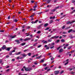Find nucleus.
<instances>
[{
    "instance_id": "f257e3e1",
    "label": "nucleus",
    "mask_w": 75,
    "mask_h": 75,
    "mask_svg": "<svg viewBox=\"0 0 75 75\" xmlns=\"http://www.w3.org/2000/svg\"><path fill=\"white\" fill-rule=\"evenodd\" d=\"M30 70H31V67H27L25 68V71H30Z\"/></svg>"
},
{
    "instance_id": "f03ea898",
    "label": "nucleus",
    "mask_w": 75,
    "mask_h": 75,
    "mask_svg": "<svg viewBox=\"0 0 75 75\" xmlns=\"http://www.w3.org/2000/svg\"><path fill=\"white\" fill-rule=\"evenodd\" d=\"M2 49L3 50H4L6 49V46L5 45H4L1 47Z\"/></svg>"
},
{
    "instance_id": "7ed1b4c3",
    "label": "nucleus",
    "mask_w": 75,
    "mask_h": 75,
    "mask_svg": "<svg viewBox=\"0 0 75 75\" xmlns=\"http://www.w3.org/2000/svg\"><path fill=\"white\" fill-rule=\"evenodd\" d=\"M16 37V35H14L13 36L12 35H10L9 36V38H14Z\"/></svg>"
},
{
    "instance_id": "20e7f679",
    "label": "nucleus",
    "mask_w": 75,
    "mask_h": 75,
    "mask_svg": "<svg viewBox=\"0 0 75 75\" xmlns=\"http://www.w3.org/2000/svg\"><path fill=\"white\" fill-rule=\"evenodd\" d=\"M15 42H17V44H20V41H19V40H15Z\"/></svg>"
},
{
    "instance_id": "39448f33",
    "label": "nucleus",
    "mask_w": 75,
    "mask_h": 75,
    "mask_svg": "<svg viewBox=\"0 0 75 75\" xmlns=\"http://www.w3.org/2000/svg\"><path fill=\"white\" fill-rule=\"evenodd\" d=\"M59 71H54V74L55 75H57V74H59Z\"/></svg>"
},
{
    "instance_id": "423d86ee",
    "label": "nucleus",
    "mask_w": 75,
    "mask_h": 75,
    "mask_svg": "<svg viewBox=\"0 0 75 75\" xmlns=\"http://www.w3.org/2000/svg\"><path fill=\"white\" fill-rule=\"evenodd\" d=\"M43 25V23L42 24L40 25H39L38 27V29H40V28H41V27H42V25Z\"/></svg>"
},
{
    "instance_id": "0eeeda50",
    "label": "nucleus",
    "mask_w": 75,
    "mask_h": 75,
    "mask_svg": "<svg viewBox=\"0 0 75 75\" xmlns=\"http://www.w3.org/2000/svg\"><path fill=\"white\" fill-rule=\"evenodd\" d=\"M71 21H69L67 22V24L68 25V24H71Z\"/></svg>"
},
{
    "instance_id": "6e6552de",
    "label": "nucleus",
    "mask_w": 75,
    "mask_h": 75,
    "mask_svg": "<svg viewBox=\"0 0 75 75\" xmlns=\"http://www.w3.org/2000/svg\"><path fill=\"white\" fill-rule=\"evenodd\" d=\"M48 25V23H45L44 24V27H47Z\"/></svg>"
},
{
    "instance_id": "1a4fd4ad",
    "label": "nucleus",
    "mask_w": 75,
    "mask_h": 75,
    "mask_svg": "<svg viewBox=\"0 0 75 75\" xmlns=\"http://www.w3.org/2000/svg\"><path fill=\"white\" fill-rule=\"evenodd\" d=\"M21 55H23V57H26V56H27V54H21Z\"/></svg>"
},
{
    "instance_id": "9d476101",
    "label": "nucleus",
    "mask_w": 75,
    "mask_h": 75,
    "mask_svg": "<svg viewBox=\"0 0 75 75\" xmlns=\"http://www.w3.org/2000/svg\"><path fill=\"white\" fill-rule=\"evenodd\" d=\"M26 44V43L25 42L23 43L20 44V45H21V46H23L24 45H25Z\"/></svg>"
},
{
    "instance_id": "9b49d317",
    "label": "nucleus",
    "mask_w": 75,
    "mask_h": 75,
    "mask_svg": "<svg viewBox=\"0 0 75 75\" xmlns=\"http://www.w3.org/2000/svg\"><path fill=\"white\" fill-rule=\"evenodd\" d=\"M63 51V49L61 48L59 50V52H62Z\"/></svg>"
},
{
    "instance_id": "f8f14e48",
    "label": "nucleus",
    "mask_w": 75,
    "mask_h": 75,
    "mask_svg": "<svg viewBox=\"0 0 75 75\" xmlns=\"http://www.w3.org/2000/svg\"><path fill=\"white\" fill-rule=\"evenodd\" d=\"M72 29H71L68 31V33H70L71 32L72 33Z\"/></svg>"
},
{
    "instance_id": "ddd939ff",
    "label": "nucleus",
    "mask_w": 75,
    "mask_h": 75,
    "mask_svg": "<svg viewBox=\"0 0 75 75\" xmlns=\"http://www.w3.org/2000/svg\"><path fill=\"white\" fill-rule=\"evenodd\" d=\"M10 47H8L7 48L6 50L8 51H10Z\"/></svg>"
},
{
    "instance_id": "4468645a",
    "label": "nucleus",
    "mask_w": 75,
    "mask_h": 75,
    "mask_svg": "<svg viewBox=\"0 0 75 75\" xmlns=\"http://www.w3.org/2000/svg\"><path fill=\"white\" fill-rule=\"evenodd\" d=\"M41 57H42V56L40 55V56L37 57L36 58V59H39L40 58H41Z\"/></svg>"
},
{
    "instance_id": "2eb2a0df",
    "label": "nucleus",
    "mask_w": 75,
    "mask_h": 75,
    "mask_svg": "<svg viewBox=\"0 0 75 75\" xmlns=\"http://www.w3.org/2000/svg\"><path fill=\"white\" fill-rule=\"evenodd\" d=\"M47 4H48V3H50L51 2V0H47Z\"/></svg>"
},
{
    "instance_id": "dca6fc26",
    "label": "nucleus",
    "mask_w": 75,
    "mask_h": 75,
    "mask_svg": "<svg viewBox=\"0 0 75 75\" xmlns=\"http://www.w3.org/2000/svg\"><path fill=\"white\" fill-rule=\"evenodd\" d=\"M75 9L73 10V11L72 12H71V13L72 14H73V13H75Z\"/></svg>"
},
{
    "instance_id": "f3484780",
    "label": "nucleus",
    "mask_w": 75,
    "mask_h": 75,
    "mask_svg": "<svg viewBox=\"0 0 75 75\" xmlns=\"http://www.w3.org/2000/svg\"><path fill=\"white\" fill-rule=\"evenodd\" d=\"M13 21H14V22H16V23H17V21H18V20H17L16 19H14Z\"/></svg>"
},
{
    "instance_id": "a211bd4d",
    "label": "nucleus",
    "mask_w": 75,
    "mask_h": 75,
    "mask_svg": "<svg viewBox=\"0 0 75 75\" xmlns=\"http://www.w3.org/2000/svg\"><path fill=\"white\" fill-rule=\"evenodd\" d=\"M59 41H60L59 40H57L56 41V43H58L59 42Z\"/></svg>"
},
{
    "instance_id": "6ab92c4d",
    "label": "nucleus",
    "mask_w": 75,
    "mask_h": 75,
    "mask_svg": "<svg viewBox=\"0 0 75 75\" xmlns=\"http://www.w3.org/2000/svg\"><path fill=\"white\" fill-rule=\"evenodd\" d=\"M61 42H65V40L64 39H62L61 40Z\"/></svg>"
},
{
    "instance_id": "aec40b11",
    "label": "nucleus",
    "mask_w": 75,
    "mask_h": 75,
    "mask_svg": "<svg viewBox=\"0 0 75 75\" xmlns=\"http://www.w3.org/2000/svg\"><path fill=\"white\" fill-rule=\"evenodd\" d=\"M36 7H37V5H35V6H33V8H35Z\"/></svg>"
},
{
    "instance_id": "412c9836",
    "label": "nucleus",
    "mask_w": 75,
    "mask_h": 75,
    "mask_svg": "<svg viewBox=\"0 0 75 75\" xmlns=\"http://www.w3.org/2000/svg\"><path fill=\"white\" fill-rule=\"evenodd\" d=\"M47 64H43V67H46L47 65Z\"/></svg>"
},
{
    "instance_id": "4be33fe9",
    "label": "nucleus",
    "mask_w": 75,
    "mask_h": 75,
    "mask_svg": "<svg viewBox=\"0 0 75 75\" xmlns=\"http://www.w3.org/2000/svg\"><path fill=\"white\" fill-rule=\"evenodd\" d=\"M28 56H31V53H29L28 54Z\"/></svg>"
},
{
    "instance_id": "5701e85b",
    "label": "nucleus",
    "mask_w": 75,
    "mask_h": 75,
    "mask_svg": "<svg viewBox=\"0 0 75 75\" xmlns=\"http://www.w3.org/2000/svg\"><path fill=\"white\" fill-rule=\"evenodd\" d=\"M31 3H35V1L32 0L31 1Z\"/></svg>"
},
{
    "instance_id": "b1692460",
    "label": "nucleus",
    "mask_w": 75,
    "mask_h": 75,
    "mask_svg": "<svg viewBox=\"0 0 75 75\" xmlns=\"http://www.w3.org/2000/svg\"><path fill=\"white\" fill-rule=\"evenodd\" d=\"M10 69H7L6 71V72H9V71H10Z\"/></svg>"
},
{
    "instance_id": "393cba45",
    "label": "nucleus",
    "mask_w": 75,
    "mask_h": 75,
    "mask_svg": "<svg viewBox=\"0 0 75 75\" xmlns=\"http://www.w3.org/2000/svg\"><path fill=\"white\" fill-rule=\"evenodd\" d=\"M71 47L69 46L68 47L67 49H68V50H70V49H71Z\"/></svg>"
},
{
    "instance_id": "a878e982",
    "label": "nucleus",
    "mask_w": 75,
    "mask_h": 75,
    "mask_svg": "<svg viewBox=\"0 0 75 75\" xmlns=\"http://www.w3.org/2000/svg\"><path fill=\"white\" fill-rule=\"evenodd\" d=\"M12 52H11V51L9 53V55H12Z\"/></svg>"
},
{
    "instance_id": "bb28decb",
    "label": "nucleus",
    "mask_w": 75,
    "mask_h": 75,
    "mask_svg": "<svg viewBox=\"0 0 75 75\" xmlns=\"http://www.w3.org/2000/svg\"><path fill=\"white\" fill-rule=\"evenodd\" d=\"M54 38H59V36H54Z\"/></svg>"
},
{
    "instance_id": "cd10ccee",
    "label": "nucleus",
    "mask_w": 75,
    "mask_h": 75,
    "mask_svg": "<svg viewBox=\"0 0 75 75\" xmlns=\"http://www.w3.org/2000/svg\"><path fill=\"white\" fill-rule=\"evenodd\" d=\"M28 40V39H27V38H25V39L24 40V41H27Z\"/></svg>"
},
{
    "instance_id": "c85d7f7f",
    "label": "nucleus",
    "mask_w": 75,
    "mask_h": 75,
    "mask_svg": "<svg viewBox=\"0 0 75 75\" xmlns=\"http://www.w3.org/2000/svg\"><path fill=\"white\" fill-rule=\"evenodd\" d=\"M53 38H55V37H54V36H53V37H52L51 38H50V39H53Z\"/></svg>"
},
{
    "instance_id": "c756f323",
    "label": "nucleus",
    "mask_w": 75,
    "mask_h": 75,
    "mask_svg": "<svg viewBox=\"0 0 75 75\" xmlns=\"http://www.w3.org/2000/svg\"><path fill=\"white\" fill-rule=\"evenodd\" d=\"M40 33H41V31H38L37 32V33L38 34H40Z\"/></svg>"
},
{
    "instance_id": "7c9ffc66",
    "label": "nucleus",
    "mask_w": 75,
    "mask_h": 75,
    "mask_svg": "<svg viewBox=\"0 0 75 75\" xmlns=\"http://www.w3.org/2000/svg\"><path fill=\"white\" fill-rule=\"evenodd\" d=\"M37 44V43H35V44H34L33 45V46H34V47H35V46H36V45Z\"/></svg>"
},
{
    "instance_id": "2f4dec72",
    "label": "nucleus",
    "mask_w": 75,
    "mask_h": 75,
    "mask_svg": "<svg viewBox=\"0 0 75 75\" xmlns=\"http://www.w3.org/2000/svg\"><path fill=\"white\" fill-rule=\"evenodd\" d=\"M64 72V71H61L60 72V74H62V73H63Z\"/></svg>"
},
{
    "instance_id": "473e14b6",
    "label": "nucleus",
    "mask_w": 75,
    "mask_h": 75,
    "mask_svg": "<svg viewBox=\"0 0 75 75\" xmlns=\"http://www.w3.org/2000/svg\"><path fill=\"white\" fill-rule=\"evenodd\" d=\"M48 42H51L52 41V40H51L50 39H49L48 40Z\"/></svg>"
},
{
    "instance_id": "72a5a7b5",
    "label": "nucleus",
    "mask_w": 75,
    "mask_h": 75,
    "mask_svg": "<svg viewBox=\"0 0 75 75\" xmlns=\"http://www.w3.org/2000/svg\"><path fill=\"white\" fill-rule=\"evenodd\" d=\"M50 28H48V27H47V28L45 29V30H48V29H49Z\"/></svg>"
},
{
    "instance_id": "f704fd0d",
    "label": "nucleus",
    "mask_w": 75,
    "mask_h": 75,
    "mask_svg": "<svg viewBox=\"0 0 75 75\" xmlns=\"http://www.w3.org/2000/svg\"><path fill=\"white\" fill-rule=\"evenodd\" d=\"M75 31L74 30H73L72 29V31H71V33H75Z\"/></svg>"
},
{
    "instance_id": "c9c22d12",
    "label": "nucleus",
    "mask_w": 75,
    "mask_h": 75,
    "mask_svg": "<svg viewBox=\"0 0 75 75\" xmlns=\"http://www.w3.org/2000/svg\"><path fill=\"white\" fill-rule=\"evenodd\" d=\"M45 43V44H47V41H45L43 42V44H44Z\"/></svg>"
},
{
    "instance_id": "e433bc0d",
    "label": "nucleus",
    "mask_w": 75,
    "mask_h": 75,
    "mask_svg": "<svg viewBox=\"0 0 75 75\" xmlns=\"http://www.w3.org/2000/svg\"><path fill=\"white\" fill-rule=\"evenodd\" d=\"M59 7H60L59 6H58L57 7H56L55 9H57L58 8H59Z\"/></svg>"
},
{
    "instance_id": "4c0bfd02",
    "label": "nucleus",
    "mask_w": 75,
    "mask_h": 75,
    "mask_svg": "<svg viewBox=\"0 0 75 75\" xmlns=\"http://www.w3.org/2000/svg\"><path fill=\"white\" fill-rule=\"evenodd\" d=\"M65 25H64L63 26V27H62V29H64V28H65Z\"/></svg>"
},
{
    "instance_id": "58836bf2",
    "label": "nucleus",
    "mask_w": 75,
    "mask_h": 75,
    "mask_svg": "<svg viewBox=\"0 0 75 75\" xmlns=\"http://www.w3.org/2000/svg\"><path fill=\"white\" fill-rule=\"evenodd\" d=\"M44 59L41 60V62H44Z\"/></svg>"
},
{
    "instance_id": "ea45409f",
    "label": "nucleus",
    "mask_w": 75,
    "mask_h": 75,
    "mask_svg": "<svg viewBox=\"0 0 75 75\" xmlns=\"http://www.w3.org/2000/svg\"><path fill=\"white\" fill-rule=\"evenodd\" d=\"M74 22H75V21H73L72 22H71V24H72V23H74Z\"/></svg>"
},
{
    "instance_id": "a19ab883",
    "label": "nucleus",
    "mask_w": 75,
    "mask_h": 75,
    "mask_svg": "<svg viewBox=\"0 0 75 75\" xmlns=\"http://www.w3.org/2000/svg\"><path fill=\"white\" fill-rule=\"evenodd\" d=\"M48 11H49V9H47L45 11V12H48Z\"/></svg>"
},
{
    "instance_id": "79ce46f5",
    "label": "nucleus",
    "mask_w": 75,
    "mask_h": 75,
    "mask_svg": "<svg viewBox=\"0 0 75 75\" xmlns=\"http://www.w3.org/2000/svg\"><path fill=\"white\" fill-rule=\"evenodd\" d=\"M28 50L26 49V50H24L23 51H24V52H26V51H28Z\"/></svg>"
},
{
    "instance_id": "37998d69",
    "label": "nucleus",
    "mask_w": 75,
    "mask_h": 75,
    "mask_svg": "<svg viewBox=\"0 0 75 75\" xmlns=\"http://www.w3.org/2000/svg\"><path fill=\"white\" fill-rule=\"evenodd\" d=\"M75 37V36L71 37L70 38H71V39H72L73 38H74Z\"/></svg>"
},
{
    "instance_id": "c03bdc74",
    "label": "nucleus",
    "mask_w": 75,
    "mask_h": 75,
    "mask_svg": "<svg viewBox=\"0 0 75 75\" xmlns=\"http://www.w3.org/2000/svg\"><path fill=\"white\" fill-rule=\"evenodd\" d=\"M69 69L70 71H72V70L73 69H72L71 68H69Z\"/></svg>"
},
{
    "instance_id": "a18cd8bd",
    "label": "nucleus",
    "mask_w": 75,
    "mask_h": 75,
    "mask_svg": "<svg viewBox=\"0 0 75 75\" xmlns=\"http://www.w3.org/2000/svg\"><path fill=\"white\" fill-rule=\"evenodd\" d=\"M75 52V50H72L70 52L71 53H72V52Z\"/></svg>"
},
{
    "instance_id": "49530a36",
    "label": "nucleus",
    "mask_w": 75,
    "mask_h": 75,
    "mask_svg": "<svg viewBox=\"0 0 75 75\" xmlns=\"http://www.w3.org/2000/svg\"><path fill=\"white\" fill-rule=\"evenodd\" d=\"M54 48V46H53L51 47H50V49H52V48Z\"/></svg>"
},
{
    "instance_id": "de8ad7c7",
    "label": "nucleus",
    "mask_w": 75,
    "mask_h": 75,
    "mask_svg": "<svg viewBox=\"0 0 75 75\" xmlns=\"http://www.w3.org/2000/svg\"><path fill=\"white\" fill-rule=\"evenodd\" d=\"M38 21V20H36L34 22H35V23H37V22Z\"/></svg>"
},
{
    "instance_id": "09e8293b",
    "label": "nucleus",
    "mask_w": 75,
    "mask_h": 75,
    "mask_svg": "<svg viewBox=\"0 0 75 75\" xmlns=\"http://www.w3.org/2000/svg\"><path fill=\"white\" fill-rule=\"evenodd\" d=\"M41 47V45H39L38 46V48H40Z\"/></svg>"
},
{
    "instance_id": "8fccbe9b",
    "label": "nucleus",
    "mask_w": 75,
    "mask_h": 75,
    "mask_svg": "<svg viewBox=\"0 0 75 75\" xmlns=\"http://www.w3.org/2000/svg\"><path fill=\"white\" fill-rule=\"evenodd\" d=\"M75 74V72H71V74Z\"/></svg>"
},
{
    "instance_id": "3c124183",
    "label": "nucleus",
    "mask_w": 75,
    "mask_h": 75,
    "mask_svg": "<svg viewBox=\"0 0 75 75\" xmlns=\"http://www.w3.org/2000/svg\"><path fill=\"white\" fill-rule=\"evenodd\" d=\"M61 48V46H60L58 48H57V50H59V49H60V48Z\"/></svg>"
},
{
    "instance_id": "603ef678",
    "label": "nucleus",
    "mask_w": 75,
    "mask_h": 75,
    "mask_svg": "<svg viewBox=\"0 0 75 75\" xmlns=\"http://www.w3.org/2000/svg\"><path fill=\"white\" fill-rule=\"evenodd\" d=\"M27 39H28V40H31V38H27Z\"/></svg>"
},
{
    "instance_id": "864d4df0",
    "label": "nucleus",
    "mask_w": 75,
    "mask_h": 75,
    "mask_svg": "<svg viewBox=\"0 0 75 75\" xmlns=\"http://www.w3.org/2000/svg\"><path fill=\"white\" fill-rule=\"evenodd\" d=\"M52 45L54 46L55 45V43H52L51 44Z\"/></svg>"
},
{
    "instance_id": "5fc2aeb1",
    "label": "nucleus",
    "mask_w": 75,
    "mask_h": 75,
    "mask_svg": "<svg viewBox=\"0 0 75 75\" xmlns=\"http://www.w3.org/2000/svg\"><path fill=\"white\" fill-rule=\"evenodd\" d=\"M41 13H42V12H40L38 13V14H41Z\"/></svg>"
},
{
    "instance_id": "6e6d98bb",
    "label": "nucleus",
    "mask_w": 75,
    "mask_h": 75,
    "mask_svg": "<svg viewBox=\"0 0 75 75\" xmlns=\"http://www.w3.org/2000/svg\"><path fill=\"white\" fill-rule=\"evenodd\" d=\"M53 22V21H52V20H51L50 21V24L51 23H52Z\"/></svg>"
},
{
    "instance_id": "4d7b16f0",
    "label": "nucleus",
    "mask_w": 75,
    "mask_h": 75,
    "mask_svg": "<svg viewBox=\"0 0 75 75\" xmlns=\"http://www.w3.org/2000/svg\"><path fill=\"white\" fill-rule=\"evenodd\" d=\"M33 46L30 47L29 48H30V49H33Z\"/></svg>"
},
{
    "instance_id": "13d9d810",
    "label": "nucleus",
    "mask_w": 75,
    "mask_h": 75,
    "mask_svg": "<svg viewBox=\"0 0 75 75\" xmlns=\"http://www.w3.org/2000/svg\"><path fill=\"white\" fill-rule=\"evenodd\" d=\"M54 57H52V58H51V61H52V60H54Z\"/></svg>"
},
{
    "instance_id": "bf43d9fd",
    "label": "nucleus",
    "mask_w": 75,
    "mask_h": 75,
    "mask_svg": "<svg viewBox=\"0 0 75 75\" xmlns=\"http://www.w3.org/2000/svg\"><path fill=\"white\" fill-rule=\"evenodd\" d=\"M16 59H20V57H17L16 58Z\"/></svg>"
},
{
    "instance_id": "052dcab7",
    "label": "nucleus",
    "mask_w": 75,
    "mask_h": 75,
    "mask_svg": "<svg viewBox=\"0 0 75 75\" xmlns=\"http://www.w3.org/2000/svg\"><path fill=\"white\" fill-rule=\"evenodd\" d=\"M33 10V8H31L30 9L29 11H32V10Z\"/></svg>"
},
{
    "instance_id": "680f3d73",
    "label": "nucleus",
    "mask_w": 75,
    "mask_h": 75,
    "mask_svg": "<svg viewBox=\"0 0 75 75\" xmlns=\"http://www.w3.org/2000/svg\"><path fill=\"white\" fill-rule=\"evenodd\" d=\"M56 30H57V29H54L53 30V31H56Z\"/></svg>"
},
{
    "instance_id": "e2e57ef3",
    "label": "nucleus",
    "mask_w": 75,
    "mask_h": 75,
    "mask_svg": "<svg viewBox=\"0 0 75 75\" xmlns=\"http://www.w3.org/2000/svg\"><path fill=\"white\" fill-rule=\"evenodd\" d=\"M68 64V62H66V63H65L64 64L65 65H67V64Z\"/></svg>"
},
{
    "instance_id": "0e129e2a",
    "label": "nucleus",
    "mask_w": 75,
    "mask_h": 75,
    "mask_svg": "<svg viewBox=\"0 0 75 75\" xmlns=\"http://www.w3.org/2000/svg\"><path fill=\"white\" fill-rule=\"evenodd\" d=\"M50 48V47H46V50H48Z\"/></svg>"
},
{
    "instance_id": "69168bd1",
    "label": "nucleus",
    "mask_w": 75,
    "mask_h": 75,
    "mask_svg": "<svg viewBox=\"0 0 75 75\" xmlns=\"http://www.w3.org/2000/svg\"><path fill=\"white\" fill-rule=\"evenodd\" d=\"M47 69L48 67H46L45 68V70H47Z\"/></svg>"
},
{
    "instance_id": "338daca9",
    "label": "nucleus",
    "mask_w": 75,
    "mask_h": 75,
    "mask_svg": "<svg viewBox=\"0 0 75 75\" xmlns=\"http://www.w3.org/2000/svg\"><path fill=\"white\" fill-rule=\"evenodd\" d=\"M2 62H3V61L2 60H0V63H2Z\"/></svg>"
},
{
    "instance_id": "774afa93",
    "label": "nucleus",
    "mask_w": 75,
    "mask_h": 75,
    "mask_svg": "<svg viewBox=\"0 0 75 75\" xmlns=\"http://www.w3.org/2000/svg\"><path fill=\"white\" fill-rule=\"evenodd\" d=\"M50 70H51V69H49L47 70V71H50Z\"/></svg>"
}]
</instances>
